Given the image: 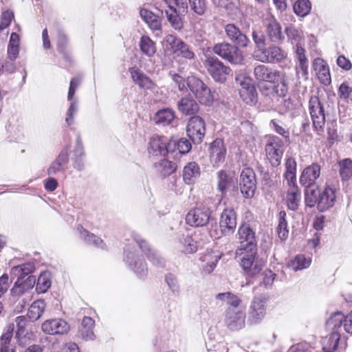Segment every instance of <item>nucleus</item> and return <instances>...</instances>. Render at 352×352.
I'll return each instance as SVG.
<instances>
[{
    "mask_svg": "<svg viewBox=\"0 0 352 352\" xmlns=\"http://www.w3.org/2000/svg\"><path fill=\"white\" fill-rule=\"evenodd\" d=\"M332 332L323 341V349L332 351L342 350L346 346V337L341 333V328L352 334V311L344 316L340 312L334 313L327 322Z\"/></svg>",
    "mask_w": 352,
    "mask_h": 352,
    "instance_id": "obj_1",
    "label": "nucleus"
},
{
    "mask_svg": "<svg viewBox=\"0 0 352 352\" xmlns=\"http://www.w3.org/2000/svg\"><path fill=\"white\" fill-rule=\"evenodd\" d=\"M236 254L240 256L241 267L248 276L259 274L265 265V261L257 256V250L239 252Z\"/></svg>",
    "mask_w": 352,
    "mask_h": 352,
    "instance_id": "obj_2",
    "label": "nucleus"
},
{
    "mask_svg": "<svg viewBox=\"0 0 352 352\" xmlns=\"http://www.w3.org/2000/svg\"><path fill=\"white\" fill-rule=\"evenodd\" d=\"M204 56L205 59L203 63L208 73L214 81L221 83L224 82L230 72V67L226 66L214 56L205 54Z\"/></svg>",
    "mask_w": 352,
    "mask_h": 352,
    "instance_id": "obj_3",
    "label": "nucleus"
},
{
    "mask_svg": "<svg viewBox=\"0 0 352 352\" xmlns=\"http://www.w3.org/2000/svg\"><path fill=\"white\" fill-rule=\"evenodd\" d=\"M239 47L237 45L223 42L215 44L212 51L214 54L231 64L241 65L244 58L242 51Z\"/></svg>",
    "mask_w": 352,
    "mask_h": 352,
    "instance_id": "obj_4",
    "label": "nucleus"
},
{
    "mask_svg": "<svg viewBox=\"0 0 352 352\" xmlns=\"http://www.w3.org/2000/svg\"><path fill=\"white\" fill-rule=\"evenodd\" d=\"M187 85L199 102L205 105H210L214 97L210 89L196 76L187 78Z\"/></svg>",
    "mask_w": 352,
    "mask_h": 352,
    "instance_id": "obj_5",
    "label": "nucleus"
},
{
    "mask_svg": "<svg viewBox=\"0 0 352 352\" xmlns=\"http://www.w3.org/2000/svg\"><path fill=\"white\" fill-rule=\"evenodd\" d=\"M239 247L236 254L239 252L257 250V241L255 232L248 224H242L239 226L237 232Z\"/></svg>",
    "mask_w": 352,
    "mask_h": 352,
    "instance_id": "obj_6",
    "label": "nucleus"
},
{
    "mask_svg": "<svg viewBox=\"0 0 352 352\" xmlns=\"http://www.w3.org/2000/svg\"><path fill=\"white\" fill-rule=\"evenodd\" d=\"M124 260L129 267L140 278H144L147 275L146 264L135 253V247L131 244L127 245L124 248Z\"/></svg>",
    "mask_w": 352,
    "mask_h": 352,
    "instance_id": "obj_7",
    "label": "nucleus"
},
{
    "mask_svg": "<svg viewBox=\"0 0 352 352\" xmlns=\"http://www.w3.org/2000/svg\"><path fill=\"white\" fill-rule=\"evenodd\" d=\"M273 43L269 47H266L259 55L255 58L256 60L263 63H280L287 58V52L281 47Z\"/></svg>",
    "mask_w": 352,
    "mask_h": 352,
    "instance_id": "obj_8",
    "label": "nucleus"
},
{
    "mask_svg": "<svg viewBox=\"0 0 352 352\" xmlns=\"http://www.w3.org/2000/svg\"><path fill=\"white\" fill-rule=\"evenodd\" d=\"M309 111L315 130L320 133L324 131L325 115L324 107L318 97L312 96L309 101Z\"/></svg>",
    "mask_w": 352,
    "mask_h": 352,
    "instance_id": "obj_9",
    "label": "nucleus"
},
{
    "mask_svg": "<svg viewBox=\"0 0 352 352\" xmlns=\"http://www.w3.org/2000/svg\"><path fill=\"white\" fill-rule=\"evenodd\" d=\"M245 309L227 308L225 311L224 323L231 331H239L245 326Z\"/></svg>",
    "mask_w": 352,
    "mask_h": 352,
    "instance_id": "obj_10",
    "label": "nucleus"
},
{
    "mask_svg": "<svg viewBox=\"0 0 352 352\" xmlns=\"http://www.w3.org/2000/svg\"><path fill=\"white\" fill-rule=\"evenodd\" d=\"M240 85L239 95L241 100L248 105H254L257 102V91L249 78L240 76L236 78Z\"/></svg>",
    "mask_w": 352,
    "mask_h": 352,
    "instance_id": "obj_11",
    "label": "nucleus"
},
{
    "mask_svg": "<svg viewBox=\"0 0 352 352\" xmlns=\"http://www.w3.org/2000/svg\"><path fill=\"white\" fill-rule=\"evenodd\" d=\"M267 156L272 166H278L281 162L284 152V144L278 137L271 138L265 146Z\"/></svg>",
    "mask_w": 352,
    "mask_h": 352,
    "instance_id": "obj_12",
    "label": "nucleus"
},
{
    "mask_svg": "<svg viewBox=\"0 0 352 352\" xmlns=\"http://www.w3.org/2000/svg\"><path fill=\"white\" fill-rule=\"evenodd\" d=\"M256 184V175L253 169L243 168L241 173L239 185L241 192L245 198L249 199L254 196Z\"/></svg>",
    "mask_w": 352,
    "mask_h": 352,
    "instance_id": "obj_13",
    "label": "nucleus"
},
{
    "mask_svg": "<svg viewBox=\"0 0 352 352\" xmlns=\"http://www.w3.org/2000/svg\"><path fill=\"white\" fill-rule=\"evenodd\" d=\"M205 131V122L201 117L193 116L189 120L186 126V132L194 144H199L201 142Z\"/></svg>",
    "mask_w": 352,
    "mask_h": 352,
    "instance_id": "obj_14",
    "label": "nucleus"
},
{
    "mask_svg": "<svg viewBox=\"0 0 352 352\" xmlns=\"http://www.w3.org/2000/svg\"><path fill=\"white\" fill-rule=\"evenodd\" d=\"M171 144L172 142L166 137L154 134L149 140L148 151L153 156H165L170 151Z\"/></svg>",
    "mask_w": 352,
    "mask_h": 352,
    "instance_id": "obj_15",
    "label": "nucleus"
},
{
    "mask_svg": "<svg viewBox=\"0 0 352 352\" xmlns=\"http://www.w3.org/2000/svg\"><path fill=\"white\" fill-rule=\"evenodd\" d=\"M254 76L258 82L275 83L280 79L282 72L265 65H258L254 69Z\"/></svg>",
    "mask_w": 352,
    "mask_h": 352,
    "instance_id": "obj_16",
    "label": "nucleus"
},
{
    "mask_svg": "<svg viewBox=\"0 0 352 352\" xmlns=\"http://www.w3.org/2000/svg\"><path fill=\"white\" fill-rule=\"evenodd\" d=\"M210 212L206 207H199L190 210L186 217V223L190 226L202 227L206 226L210 219Z\"/></svg>",
    "mask_w": 352,
    "mask_h": 352,
    "instance_id": "obj_17",
    "label": "nucleus"
},
{
    "mask_svg": "<svg viewBox=\"0 0 352 352\" xmlns=\"http://www.w3.org/2000/svg\"><path fill=\"white\" fill-rule=\"evenodd\" d=\"M134 240L142 251L146 254L148 260L154 266L158 268L165 267V260L164 258L161 256L157 250L152 249L145 240L138 235L134 236Z\"/></svg>",
    "mask_w": 352,
    "mask_h": 352,
    "instance_id": "obj_18",
    "label": "nucleus"
},
{
    "mask_svg": "<svg viewBox=\"0 0 352 352\" xmlns=\"http://www.w3.org/2000/svg\"><path fill=\"white\" fill-rule=\"evenodd\" d=\"M265 33L271 42L281 43L285 40L282 32V27L277 20L272 16L266 19L265 22Z\"/></svg>",
    "mask_w": 352,
    "mask_h": 352,
    "instance_id": "obj_19",
    "label": "nucleus"
},
{
    "mask_svg": "<svg viewBox=\"0 0 352 352\" xmlns=\"http://www.w3.org/2000/svg\"><path fill=\"white\" fill-rule=\"evenodd\" d=\"M265 315V302L260 297H255L252 301L248 322L257 324L261 322Z\"/></svg>",
    "mask_w": 352,
    "mask_h": 352,
    "instance_id": "obj_20",
    "label": "nucleus"
},
{
    "mask_svg": "<svg viewBox=\"0 0 352 352\" xmlns=\"http://www.w3.org/2000/svg\"><path fill=\"white\" fill-rule=\"evenodd\" d=\"M219 226L221 232L224 235L234 233L236 227V215L233 209H225L221 213Z\"/></svg>",
    "mask_w": 352,
    "mask_h": 352,
    "instance_id": "obj_21",
    "label": "nucleus"
},
{
    "mask_svg": "<svg viewBox=\"0 0 352 352\" xmlns=\"http://www.w3.org/2000/svg\"><path fill=\"white\" fill-rule=\"evenodd\" d=\"M44 333L50 335L64 334L69 331V324L63 319L54 318L45 321L41 325Z\"/></svg>",
    "mask_w": 352,
    "mask_h": 352,
    "instance_id": "obj_22",
    "label": "nucleus"
},
{
    "mask_svg": "<svg viewBox=\"0 0 352 352\" xmlns=\"http://www.w3.org/2000/svg\"><path fill=\"white\" fill-rule=\"evenodd\" d=\"M225 32L228 39L238 47H247L250 43L246 35L233 23H229L225 26Z\"/></svg>",
    "mask_w": 352,
    "mask_h": 352,
    "instance_id": "obj_23",
    "label": "nucleus"
},
{
    "mask_svg": "<svg viewBox=\"0 0 352 352\" xmlns=\"http://www.w3.org/2000/svg\"><path fill=\"white\" fill-rule=\"evenodd\" d=\"M69 147H65L50 164L47 173L48 175H56L59 173H64L69 162Z\"/></svg>",
    "mask_w": 352,
    "mask_h": 352,
    "instance_id": "obj_24",
    "label": "nucleus"
},
{
    "mask_svg": "<svg viewBox=\"0 0 352 352\" xmlns=\"http://www.w3.org/2000/svg\"><path fill=\"white\" fill-rule=\"evenodd\" d=\"M336 191L330 186H326L324 189L320 192L317 208L320 212H324L332 208L336 202Z\"/></svg>",
    "mask_w": 352,
    "mask_h": 352,
    "instance_id": "obj_25",
    "label": "nucleus"
},
{
    "mask_svg": "<svg viewBox=\"0 0 352 352\" xmlns=\"http://www.w3.org/2000/svg\"><path fill=\"white\" fill-rule=\"evenodd\" d=\"M320 175V166L314 163L306 167L300 177V183L303 186L315 185L316 181Z\"/></svg>",
    "mask_w": 352,
    "mask_h": 352,
    "instance_id": "obj_26",
    "label": "nucleus"
},
{
    "mask_svg": "<svg viewBox=\"0 0 352 352\" xmlns=\"http://www.w3.org/2000/svg\"><path fill=\"white\" fill-rule=\"evenodd\" d=\"M221 256L217 251H208L200 257L202 262V273L205 274H210L216 267L217 263Z\"/></svg>",
    "mask_w": 352,
    "mask_h": 352,
    "instance_id": "obj_27",
    "label": "nucleus"
},
{
    "mask_svg": "<svg viewBox=\"0 0 352 352\" xmlns=\"http://www.w3.org/2000/svg\"><path fill=\"white\" fill-rule=\"evenodd\" d=\"M313 66L319 81L324 85H329L331 82V78L327 63L318 58L314 60Z\"/></svg>",
    "mask_w": 352,
    "mask_h": 352,
    "instance_id": "obj_28",
    "label": "nucleus"
},
{
    "mask_svg": "<svg viewBox=\"0 0 352 352\" xmlns=\"http://www.w3.org/2000/svg\"><path fill=\"white\" fill-rule=\"evenodd\" d=\"M274 84L276 85L272 87L263 86L261 89L262 94L265 96L276 95L278 97H285L288 92V85L283 76L282 75L280 79Z\"/></svg>",
    "mask_w": 352,
    "mask_h": 352,
    "instance_id": "obj_29",
    "label": "nucleus"
},
{
    "mask_svg": "<svg viewBox=\"0 0 352 352\" xmlns=\"http://www.w3.org/2000/svg\"><path fill=\"white\" fill-rule=\"evenodd\" d=\"M226 148L221 139H216L210 146V158L214 164H218L224 161Z\"/></svg>",
    "mask_w": 352,
    "mask_h": 352,
    "instance_id": "obj_30",
    "label": "nucleus"
},
{
    "mask_svg": "<svg viewBox=\"0 0 352 352\" xmlns=\"http://www.w3.org/2000/svg\"><path fill=\"white\" fill-rule=\"evenodd\" d=\"M95 321L91 317L85 316L78 330V336L84 340H93L95 339L94 328Z\"/></svg>",
    "mask_w": 352,
    "mask_h": 352,
    "instance_id": "obj_31",
    "label": "nucleus"
},
{
    "mask_svg": "<svg viewBox=\"0 0 352 352\" xmlns=\"http://www.w3.org/2000/svg\"><path fill=\"white\" fill-rule=\"evenodd\" d=\"M36 283L34 276H28L26 279H16L11 292L13 296H21L34 287Z\"/></svg>",
    "mask_w": 352,
    "mask_h": 352,
    "instance_id": "obj_32",
    "label": "nucleus"
},
{
    "mask_svg": "<svg viewBox=\"0 0 352 352\" xmlns=\"http://www.w3.org/2000/svg\"><path fill=\"white\" fill-rule=\"evenodd\" d=\"M56 46L58 52L61 54L64 59L68 62L72 60V56L69 51L67 50L69 46V38L63 30H58Z\"/></svg>",
    "mask_w": 352,
    "mask_h": 352,
    "instance_id": "obj_33",
    "label": "nucleus"
},
{
    "mask_svg": "<svg viewBox=\"0 0 352 352\" xmlns=\"http://www.w3.org/2000/svg\"><path fill=\"white\" fill-rule=\"evenodd\" d=\"M85 157L84 148L81 138L78 135L76 142V146L74 150L73 166L78 171H82L85 168L83 158Z\"/></svg>",
    "mask_w": 352,
    "mask_h": 352,
    "instance_id": "obj_34",
    "label": "nucleus"
},
{
    "mask_svg": "<svg viewBox=\"0 0 352 352\" xmlns=\"http://www.w3.org/2000/svg\"><path fill=\"white\" fill-rule=\"evenodd\" d=\"M175 118V111L170 108H164L158 110L154 116L156 124L167 126L171 124Z\"/></svg>",
    "mask_w": 352,
    "mask_h": 352,
    "instance_id": "obj_35",
    "label": "nucleus"
},
{
    "mask_svg": "<svg viewBox=\"0 0 352 352\" xmlns=\"http://www.w3.org/2000/svg\"><path fill=\"white\" fill-rule=\"evenodd\" d=\"M199 175L200 168L196 162H189L184 167L182 176L186 184H191L194 183Z\"/></svg>",
    "mask_w": 352,
    "mask_h": 352,
    "instance_id": "obj_36",
    "label": "nucleus"
},
{
    "mask_svg": "<svg viewBox=\"0 0 352 352\" xmlns=\"http://www.w3.org/2000/svg\"><path fill=\"white\" fill-rule=\"evenodd\" d=\"M178 109L184 115H193L199 111V104L192 98H182L177 103Z\"/></svg>",
    "mask_w": 352,
    "mask_h": 352,
    "instance_id": "obj_37",
    "label": "nucleus"
},
{
    "mask_svg": "<svg viewBox=\"0 0 352 352\" xmlns=\"http://www.w3.org/2000/svg\"><path fill=\"white\" fill-rule=\"evenodd\" d=\"M286 171L284 174L288 188L298 187L296 184V162L294 159L289 158L285 163Z\"/></svg>",
    "mask_w": 352,
    "mask_h": 352,
    "instance_id": "obj_38",
    "label": "nucleus"
},
{
    "mask_svg": "<svg viewBox=\"0 0 352 352\" xmlns=\"http://www.w3.org/2000/svg\"><path fill=\"white\" fill-rule=\"evenodd\" d=\"M301 200V193L298 187L288 188L285 201L287 208L291 210L298 208Z\"/></svg>",
    "mask_w": 352,
    "mask_h": 352,
    "instance_id": "obj_39",
    "label": "nucleus"
},
{
    "mask_svg": "<svg viewBox=\"0 0 352 352\" xmlns=\"http://www.w3.org/2000/svg\"><path fill=\"white\" fill-rule=\"evenodd\" d=\"M34 270V265L32 263H26L13 267L11 269L10 275L12 279L16 277V279H24Z\"/></svg>",
    "mask_w": 352,
    "mask_h": 352,
    "instance_id": "obj_40",
    "label": "nucleus"
},
{
    "mask_svg": "<svg viewBox=\"0 0 352 352\" xmlns=\"http://www.w3.org/2000/svg\"><path fill=\"white\" fill-rule=\"evenodd\" d=\"M142 19L146 23L148 27L153 30H160L162 28L161 21L157 15L151 11L142 8L140 11Z\"/></svg>",
    "mask_w": 352,
    "mask_h": 352,
    "instance_id": "obj_41",
    "label": "nucleus"
},
{
    "mask_svg": "<svg viewBox=\"0 0 352 352\" xmlns=\"http://www.w3.org/2000/svg\"><path fill=\"white\" fill-rule=\"evenodd\" d=\"M141 52L148 58L153 57L157 51L155 43L148 36H142L139 42Z\"/></svg>",
    "mask_w": 352,
    "mask_h": 352,
    "instance_id": "obj_42",
    "label": "nucleus"
},
{
    "mask_svg": "<svg viewBox=\"0 0 352 352\" xmlns=\"http://www.w3.org/2000/svg\"><path fill=\"white\" fill-rule=\"evenodd\" d=\"M80 232V236L86 243L89 245H94L100 249H105L106 245L104 241L98 236L90 233L88 230L84 229L82 227L78 228Z\"/></svg>",
    "mask_w": 352,
    "mask_h": 352,
    "instance_id": "obj_43",
    "label": "nucleus"
},
{
    "mask_svg": "<svg viewBox=\"0 0 352 352\" xmlns=\"http://www.w3.org/2000/svg\"><path fill=\"white\" fill-rule=\"evenodd\" d=\"M46 305L43 300L34 301L29 307L28 316L32 321H36L41 318L43 314Z\"/></svg>",
    "mask_w": 352,
    "mask_h": 352,
    "instance_id": "obj_44",
    "label": "nucleus"
},
{
    "mask_svg": "<svg viewBox=\"0 0 352 352\" xmlns=\"http://www.w3.org/2000/svg\"><path fill=\"white\" fill-rule=\"evenodd\" d=\"M311 263V259L310 258H306L304 255L299 254L296 256L294 259L291 260L288 263L287 266L291 270L296 272L309 267Z\"/></svg>",
    "mask_w": 352,
    "mask_h": 352,
    "instance_id": "obj_45",
    "label": "nucleus"
},
{
    "mask_svg": "<svg viewBox=\"0 0 352 352\" xmlns=\"http://www.w3.org/2000/svg\"><path fill=\"white\" fill-rule=\"evenodd\" d=\"M252 39L255 45L252 56L255 59L260 54L259 52H262L261 50L266 47V38L261 31L254 30L252 31Z\"/></svg>",
    "mask_w": 352,
    "mask_h": 352,
    "instance_id": "obj_46",
    "label": "nucleus"
},
{
    "mask_svg": "<svg viewBox=\"0 0 352 352\" xmlns=\"http://www.w3.org/2000/svg\"><path fill=\"white\" fill-rule=\"evenodd\" d=\"M305 201L306 206L311 208L318 204V197L320 195L318 186L316 185L310 186H305Z\"/></svg>",
    "mask_w": 352,
    "mask_h": 352,
    "instance_id": "obj_47",
    "label": "nucleus"
},
{
    "mask_svg": "<svg viewBox=\"0 0 352 352\" xmlns=\"http://www.w3.org/2000/svg\"><path fill=\"white\" fill-rule=\"evenodd\" d=\"M15 322L17 327L16 338L17 339L18 344L19 346H24L26 344V342L24 341V340L25 339V331L27 323V318L23 316H18L15 318Z\"/></svg>",
    "mask_w": 352,
    "mask_h": 352,
    "instance_id": "obj_48",
    "label": "nucleus"
},
{
    "mask_svg": "<svg viewBox=\"0 0 352 352\" xmlns=\"http://www.w3.org/2000/svg\"><path fill=\"white\" fill-rule=\"evenodd\" d=\"M217 189L221 192L222 197L226 194L227 188L232 183V178L224 170L217 173Z\"/></svg>",
    "mask_w": 352,
    "mask_h": 352,
    "instance_id": "obj_49",
    "label": "nucleus"
},
{
    "mask_svg": "<svg viewBox=\"0 0 352 352\" xmlns=\"http://www.w3.org/2000/svg\"><path fill=\"white\" fill-rule=\"evenodd\" d=\"M131 78L133 81L140 87L149 88L151 85V80L138 69L132 68L130 69Z\"/></svg>",
    "mask_w": 352,
    "mask_h": 352,
    "instance_id": "obj_50",
    "label": "nucleus"
},
{
    "mask_svg": "<svg viewBox=\"0 0 352 352\" xmlns=\"http://www.w3.org/2000/svg\"><path fill=\"white\" fill-rule=\"evenodd\" d=\"M164 12L167 20L175 30H180L183 28V21L177 14L176 9L165 10Z\"/></svg>",
    "mask_w": 352,
    "mask_h": 352,
    "instance_id": "obj_51",
    "label": "nucleus"
},
{
    "mask_svg": "<svg viewBox=\"0 0 352 352\" xmlns=\"http://www.w3.org/2000/svg\"><path fill=\"white\" fill-rule=\"evenodd\" d=\"M14 329V325L13 323H10L6 325L4 331L0 338V348H13L11 345L10 342L12 338L13 331Z\"/></svg>",
    "mask_w": 352,
    "mask_h": 352,
    "instance_id": "obj_52",
    "label": "nucleus"
},
{
    "mask_svg": "<svg viewBox=\"0 0 352 352\" xmlns=\"http://www.w3.org/2000/svg\"><path fill=\"white\" fill-rule=\"evenodd\" d=\"M285 32L287 35V39L292 44H296V47L298 45H301L300 42L303 38L302 34L296 28L292 25H289L285 28Z\"/></svg>",
    "mask_w": 352,
    "mask_h": 352,
    "instance_id": "obj_53",
    "label": "nucleus"
},
{
    "mask_svg": "<svg viewBox=\"0 0 352 352\" xmlns=\"http://www.w3.org/2000/svg\"><path fill=\"white\" fill-rule=\"evenodd\" d=\"M294 12L300 16H307L311 8V3L309 0H298L294 5Z\"/></svg>",
    "mask_w": 352,
    "mask_h": 352,
    "instance_id": "obj_54",
    "label": "nucleus"
},
{
    "mask_svg": "<svg viewBox=\"0 0 352 352\" xmlns=\"http://www.w3.org/2000/svg\"><path fill=\"white\" fill-rule=\"evenodd\" d=\"M176 164L169 160L164 159L157 165L159 173L163 176L166 177L174 173L176 170Z\"/></svg>",
    "mask_w": 352,
    "mask_h": 352,
    "instance_id": "obj_55",
    "label": "nucleus"
},
{
    "mask_svg": "<svg viewBox=\"0 0 352 352\" xmlns=\"http://www.w3.org/2000/svg\"><path fill=\"white\" fill-rule=\"evenodd\" d=\"M173 53L177 56H180L188 60H192L195 58V53L192 48L183 41H182Z\"/></svg>",
    "mask_w": 352,
    "mask_h": 352,
    "instance_id": "obj_56",
    "label": "nucleus"
},
{
    "mask_svg": "<svg viewBox=\"0 0 352 352\" xmlns=\"http://www.w3.org/2000/svg\"><path fill=\"white\" fill-rule=\"evenodd\" d=\"M340 175L342 180H348L352 176V160L346 158L339 162Z\"/></svg>",
    "mask_w": 352,
    "mask_h": 352,
    "instance_id": "obj_57",
    "label": "nucleus"
},
{
    "mask_svg": "<svg viewBox=\"0 0 352 352\" xmlns=\"http://www.w3.org/2000/svg\"><path fill=\"white\" fill-rule=\"evenodd\" d=\"M180 243L183 247L182 251L186 254L194 253L197 250L196 241L189 235H183Z\"/></svg>",
    "mask_w": 352,
    "mask_h": 352,
    "instance_id": "obj_58",
    "label": "nucleus"
},
{
    "mask_svg": "<svg viewBox=\"0 0 352 352\" xmlns=\"http://www.w3.org/2000/svg\"><path fill=\"white\" fill-rule=\"evenodd\" d=\"M285 217L286 212L285 211L282 210L279 212V222L277 227V232L278 237L281 240H285L288 236L289 233Z\"/></svg>",
    "mask_w": 352,
    "mask_h": 352,
    "instance_id": "obj_59",
    "label": "nucleus"
},
{
    "mask_svg": "<svg viewBox=\"0 0 352 352\" xmlns=\"http://www.w3.org/2000/svg\"><path fill=\"white\" fill-rule=\"evenodd\" d=\"M190 9L199 16H203L207 10L206 0H188Z\"/></svg>",
    "mask_w": 352,
    "mask_h": 352,
    "instance_id": "obj_60",
    "label": "nucleus"
},
{
    "mask_svg": "<svg viewBox=\"0 0 352 352\" xmlns=\"http://www.w3.org/2000/svg\"><path fill=\"white\" fill-rule=\"evenodd\" d=\"M51 286V280L47 274H41L37 279L36 289L38 293H45Z\"/></svg>",
    "mask_w": 352,
    "mask_h": 352,
    "instance_id": "obj_61",
    "label": "nucleus"
},
{
    "mask_svg": "<svg viewBox=\"0 0 352 352\" xmlns=\"http://www.w3.org/2000/svg\"><path fill=\"white\" fill-rule=\"evenodd\" d=\"M165 281L172 294L175 296H179L180 289L176 276L168 273L165 276Z\"/></svg>",
    "mask_w": 352,
    "mask_h": 352,
    "instance_id": "obj_62",
    "label": "nucleus"
},
{
    "mask_svg": "<svg viewBox=\"0 0 352 352\" xmlns=\"http://www.w3.org/2000/svg\"><path fill=\"white\" fill-rule=\"evenodd\" d=\"M276 276V274L270 270L264 271L263 273V280L261 283V285H263L265 288L271 287L273 285Z\"/></svg>",
    "mask_w": 352,
    "mask_h": 352,
    "instance_id": "obj_63",
    "label": "nucleus"
},
{
    "mask_svg": "<svg viewBox=\"0 0 352 352\" xmlns=\"http://www.w3.org/2000/svg\"><path fill=\"white\" fill-rule=\"evenodd\" d=\"M308 64L309 63H298L296 65V76L298 79L307 80L308 79Z\"/></svg>",
    "mask_w": 352,
    "mask_h": 352,
    "instance_id": "obj_64",
    "label": "nucleus"
}]
</instances>
